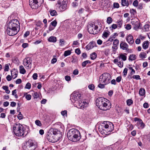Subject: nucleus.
<instances>
[{
	"label": "nucleus",
	"mask_w": 150,
	"mask_h": 150,
	"mask_svg": "<svg viewBox=\"0 0 150 150\" xmlns=\"http://www.w3.org/2000/svg\"><path fill=\"white\" fill-rule=\"evenodd\" d=\"M97 106L103 110H109L111 107V104L109 100L103 97L98 98L96 100Z\"/></svg>",
	"instance_id": "2"
},
{
	"label": "nucleus",
	"mask_w": 150,
	"mask_h": 150,
	"mask_svg": "<svg viewBox=\"0 0 150 150\" xmlns=\"http://www.w3.org/2000/svg\"><path fill=\"white\" fill-rule=\"evenodd\" d=\"M120 60L116 58L113 60L114 63L117 64L120 67L122 68L123 66V62L122 61H119Z\"/></svg>",
	"instance_id": "18"
},
{
	"label": "nucleus",
	"mask_w": 150,
	"mask_h": 150,
	"mask_svg": "<svg viewBox=\"0 0 150 150\" xmlns=\"http://www.w3.org/2000/svg\"><path fill=\"white\" fill-rule=\"evenodd\" d=\"M55 27H52L51 25H50L49 28L48 30H47V33H50V32L53 30L54 28Z\"/></svg>",
	"instance_id": "45"
},
{
	"label": "nucleus",
	"mask_w": 150,
	"mask_h": 150,
	"mask_svg": "<svg viewBox=\"0 0 150 150\" xmlns=\"http://www.w3.org/2000/svg\"><path fill=\"white\" fill-rule=\"evenodd\" d=\"M21 113V112H20L19 114L17 116L19 120L22 119L23 118V115Z\"/></svg>",
	"instance_id": "58"
},
{
	"label": "nucleus",
	"mask_w": 150,
	"mask_h": 150,
	"mask_svg": "<svg viewBox=\"0 0 150 150\" xmlns=\"http://www.w3.org/2000/svg\"><path fill=\"white\" fill-rule=\"evenodd\" d=\"M126 40L127 42L130 45L132 44L134 42L133 36L130 34L127 36Z\"/></svg>",
	"instance_id": "16"
},
{
	"label": "nucleus",
	"mask_w": 150,
	"mask_h": 150,
	"mask_svg": "<svg viewBox=\"0 0 150 150\" xmlns=\"http://www.w3.org/2000/svg\"><path fill=\"white\" fill-rule=\"evenodd\" d=\"M136 59V56L134 54H131L129 56V60L131 61H133Z\"/></svg>",
	"instance_id": "33"
},
{
	"label": "nucleus",
	"mask_w": 150,
	"mask_h": 150,
	"mask_svg": "<svg viewBox=\"0 0 150 150\" xmlns=\"http://www.w3.org/2000/svg\"><path fill=\"white\" fill-rule=\"evenodd\" d=\"M46 138L49 142L52 143H55L59 140L58 137H56L55 136H54L52 132H48L47 134Z\"/></svg>",
	"instance_id": "10"
},
{
	"label": "nucleus",
	"mask_w": 150,
	"mask_h": 150,
	"mask_svg": "<svg viewBox=\"0 0 150 150\" xmlns=\"http://www.w3.org/2000/svg\"><path fill=\"white\" fill-rule=\"evenodd\" d=\"M50 132L52 133V134L53 135L55 136L56 137H57V130L56 129H51L50 131Z\"/></svg>",
	"instance_id": "28"
},
{
	"label": "nucleus",
	"mask_w": 150,
	"mask_h": 150,
	"mask_svg": "<svg viewBox=\"0 0 150 150\" xmlns=\"http://www.w3.org/2000/svg\"><path fill=\"white\" fill-rule=\"evenodd\" d=\"M139 93L140 95L143 96L145 93V90L144 88H141L140 89Z\"/></svg>",
	"instance_id": "31"
},
{
	"label": "nucleus",
	"mask_w": 150,
	"mask_h": 150,
	"mask_svg": "<svg viewBox=\"0 0 150 150\" xmlns=\"http://www.w3.org/2000/svg\"><path fill=\"white\" fill-rule=\"evenodd\" d=\"M120 46V48L123 50H128V45L125 42H121Z\"/></svg>",
	"instance_id": "19"
},
{
	"label": "nucleus",
	"mask_w": 150,
	"mask_h": 150,
	"mask_svg": "<svg viewBox=\"0 0 150 150\" xmlns=\"http://www.w3.org/2000/svg\"><path fill=\"white\" fill-rule=\"evenodd\" d=\"M129 69L131 70V72H130V74L131 75H133V74H135V71L134 70V69H133L132 68V67H129Z\"/></svg>",
	"instance_id": "61"
},
{
	"label": "nucleus",
	"mask_w": 150,
	"mask_h": 150,
	"mask_svg": "<svg viewBox=\"0 0 150 150\" xmlns=\"http://www.w3.org/2000/svg\"><path fill=\"white\" fill-rule=\"evenodd\" d=\"M24 96H25V98L28 100H29L31 99V96L30 94H27V93H25Z\"/></svg>",
	"instance_id": "37"
},
{
	"label": "nucleus",
	"mask_w": 150,
	"mask_h": 150,
	"mask_svg": "<svg viewBox=\"0 0 150 150\" xmlns=\"http://www.w3.org/2000/svg\"><path fill=\"white\" fill-rule=\"evenodd\" d=\"M90 98H88L86 100V101H85V107H88L89 105V103L90 102Z\"/></svg>",
	"instance_id": "46"
},
{
	"label": "nucleus",
	"mask_w": 150,
	"mask_h": 150,
	"mask_svg": "<svg viewBox=\"0 0 150 150\" xmlns=\"http://www.w3.org/2000/svg\"><path fill=\"white\" fill-rule=\"evenodd\" d=\"M36 148L35 145L31 140H28L23 147L24 150H34Z\"/></svg>",
	"instance_id": "7"
},
{
	"label": "nucleus",
	"mask_w": 150,
	"mask_h": 150,
	"mask_svg": "<svg viewBox=\"0 0 150 150\" xmlns=\"http://www.w3.org/2000/svg\"><path fill=\"white\" fill-rule=\"evenodd\" d=\"M127 105H128L129 106L130 105H131L132 104L133 101L131 99H128L127 101Z\"/></svg>",
	"instance_id": "47"
},
{
	"label": "nucleus",
	"mask_w": 150,
	"mask_h": 150,
	"mask_svg": "<svg viewBox=\"0 0 150 150\" xmlns=\"http://www.w3.org/2000/svg\"><path fill=\"white\" fill-rule=\"evenodd\" d=\"M131 23L134 30H137L139 28L140 24L139 21L134 19H132Z\"/></svg>",
	"instance_id": "13"
},
{
	"label": "nucleus",
	"mask_w": 150,
	"mask_h": 150,
	"mask_svg": "<svg viewBox=\"0 0 150 150\" xmlns=\"http://www.w3.org/2000/svg\"><path fill=\"white\" fill-rule=\"evenodd\" d=\"M35 124L39 126H42V124L40 121L39 120H36L35 122Z\"/></svg>",
	"instance_id": "44"
},
{
	"label": "nucleus",
	"mask_w": 150,
	"mask_h": 150,
	"mask_svg": "<svg viewBox=\"0 0 150 150\" xmlns=\"http://www.w3.org/2000/svg\"><path fill=\"white\" fill-rule=\"evenodd\" d=\"M111 79L110 74L108 73H105L100 76L99 81L101 83L107 85L110 83Z\"/></svg>",
	"instance_id": "5"
},
{
	"label": "nucleus",
	"mask_w": 150,
	"mask_h": 150,
	"mask_svg": "<svg viewBox=\"0 0 150 150\" xmlns=\"http://www.w3.org/2000/svg\"><path fill=\"white\" fill-rule=\"evenodd\" d=\"M112 18L110 17H108L107 20V23L108 24H110L112 23Z\"/></svg>",
	"instance_id": "38"
},
{
	"label": "nucleus",
	"mask_w": 150,
	"mask_h": 150,
	"mask_svg": "<svg viewBox=\"0 0 150 150\" xmlns=\"http://www.w3.org/2000/svg\"><path fill=\"white\" fill-rule=\"evenodd\" d=\"M132 78L134 79H135L137 80L141 79V78H140V76L139 75H133L132 76Z\"/></svg>",
	"instance_id": "50"
},
{
	"label": "nucleus",
	"mask_w": 150,
	"mask_h": 150,
	"mask_svg": "<svg viewBox=\"0 0 150 150\" xmlns=\"http://www.w3.org/2000/svg\"><path fill=\"white\" fill-rule=\"evenodd\" d=\"M146 53L144 52H142L140 53L139 55V57L142 59H144L146 57Z\"/></svg>",
	"instance_id": "34"
},
{
	"label": "nucleus",
	"mask_w": 150,
	"mask_h": 150,
	"mask_svg": "<svg viewBox=\"0 0 150 150\" xmlns=\"http://www.w3.org/2000/svg\"><path fill=\"white\" fill-rule=\"evenodd\" d=\"M94 47H97V45L94 41H92L90 42L86 46L87 50H89L93 49Z\"/></svg>",
	"instance_id": "15"
},
{
	"label": "nucleus",
	"mask_w": 150,
	"mask_h": 150,
	"mask_svg": "<svg viewBox=\"0 0 150 150\" xmlns=\"http://www.w3.org/2000/svg\"><path fill=\"white\" fill-rule=\"evenodd\" d=\"M48 41L50 42H55L57 41L56 38L54 36L50 37L48 39Z\"/></svg>",
	"instance_id": "27"
},
{
	"label": "nucleus",
	"mask_w": 150,
	"mask_h": 150,
	"mask_svg": "<svg viewBox=\"0 0 150 150\" xmlns=\"http://www.w3.org/2000/svg\"><path fill=\"white\" fill-rule=\"evenodd\" d=\"M9 64H6L5 65L4 71H8L9 69Z\"/></svg>",
	"instance_id": "43"
},
{
	"label": "nucleus",
	"mask_w": 150,
	"mask_h": 150,
	"mask_svg": "<svg viewBox=\"0 0 150 150\" xmlns=\"http://www.w3.org/2000/svg\"><path fill=\"white\" fill-rule=\"evenodd\" d=\"M88 32L89 33L95 35L98 33L99 30L97 25L92 23H89L87 26Z\"/></svg>",
	"instance_id": "6"
},
{
	"label": "nucleus",
	"mask_w": 150,
	"mask_h": 150,
	"mask_svg": "<svg viewBox=\"0 0 150 150\" xmlns=\"http://www.w3.org/2000/svg\"><path fill=\"white\" fill-rule=\"evenodd\" d=\"M22 46L23 48H25L28 46V44L27 43H23L22 44Z\"/></svg>",
	"instance_id": "64"
},
{
	"label": "nucleus",
	"mask_w": 150,
	"mask_h": 150,
	"mask_svg": "<svg viewBox=\"0 0 150 150\" xmlns=\"http://www.w3.org/2000/svg\"><path fill=\"white\" fill-rule=\"evenodd\" d=\"M32 62V61L30 58L28 57L24 59L23 64L26 69H29L31 68Z\"/></svg>",
	"instance_id": "12"
},
{
	"label": "nucleus",
	"mask_w": 150,
	"mask_h": 150,
	"mask_svg": "<svg viewBox=\"0 0 150 150\" xmlns=\"http://www.w3.org/2000/svg\"><path fill=\"white\" fill-rule=\"evenodd\" d=\"M136 125L138 128L139 129H143L145 126L143 122L141 120H140L137 122Z\"/></svg>",
	"instance_id": "17"
},
{
	"label": "nucleus",
	"mask_w": 150,
	"mask_h": 150,
	"mask_svg": "<svg viewBox=\"0 0 150 150\" xmlns=\"http://www.w3.org/2000/svg\"><path fill=\"white\" fill-rule=\"evenodd\" d=\"M127 70L128 69L127 68H125L124 69L123 72V74L124 76L125 77L126 76L127 74Z\"/></svg>",
	"instance_id": "54"
},
{
	"label": "nucleus",
	"mask_w": 150,
	"mask_h": 150,
	"mask_svg": "<svg viewBox=\"0 0 150 150\" xmlns=\"http://www.w3.org/2000/svg\"><path fill=\"white\" fill-rule=\"evenodd\" d=\"M11 73L12 77L14 79L17 76L18 72L15 69H12L11 71Z\"/></svg>",
	"instance_id": "21"
},
{
	"label": "nucleus",
	"mask_w": 150,
	"mask_h": 150,
	"mask_svg": "<svg viewBox=\"0 0 150 150\" xmlns=\"http://www.w3.org/2000/svg\"><path fill=\"white\" fill-rule=\"evenodd\" d=\"M37 2V3L39 4V5H40V6L41 5V4L43 3V0H34Z\"/></svg>",
	"instance_id": "57"
},
{
	"label": "nucleus",
	"mask_w": 150,
	"mask_h": 150,
	"mask_svg": "<svg viewBox=\"0 0 150 150\" xmlns=\"http://www.w3.org/2000/svg\"><path fill=\"white\" fill-rule=\"evenodd\" d=\"M2 88L5 91L6 93H10V91L8 90V87L6 86H4L2 87Z\"/></svg>",
	"instance_id": "36"
},
{
	"label": "nucleus",
	"mask_w": 150,
	"mask_h": 150,
	"mask_svg": "<svg viewBox=\"0 0 150 150\" xmlns=\"http://www.w3.org/2000/svg\"><path fill=\"white\" fill-rule=\"evenodd\" d=\"M13 128V131L16 136L24 137L28 134V132L19 123L14 124Z\"/></svg>",
	"instance_id": "3"
},
{
	"label": "nucleus",
	"mask_w": 150,
	"mask_h": 150,
	"mask_svg": "<svg viewBox=\"0 0 150 150\" xmlns=\"http://www.w3.org/2000/svg\"><path fill=\"white\" fill-rule=\"evenodd\" d=\"M31 88V84L30 83H28L26 85L25 88L30 89Z\"/></svg>",
	"instance_id": "62"
},
{
	"label": "nucleus",
	"mask_w": 150,
	"mask_h": 150,
	"mask_svg": "<svg viewBox=\"0 0 150 150\" xmlns=\"http://www.w3.org/2000/svg\"><path fill=\"white\" fill-rule=\"evenodd\" d=\"M127 54H126L125 53L124 54H120L119 55L118 57L117 58L120 60V59H122L123 61H125L127 59V56L125 55Z\"/></svg>",
	"instance_id": "22"
},
{
	"label": "nucleus",
	"mask_w": 150,
	"mask_h": 150,
	"mask_svg": "<svg viewBox=\"0 0 150 150\" xmlns=\"http://www.w3.org/2000/svg\"><path fill=\"white\" fill-rule=\"evenodd\" d=\"M125 28L127 30H129L131 28V25L129 24H127L126 25Z\"/></svg>",
	"instance_id": "59"
},
{
	"label": "nucleus",
	"mask_w": 150,
	"mask_h": 150,
	"mask_svg": "<svg viewBox=\"0 0 150 150\" xmlns=\"http://www.w3.org/2000/svg\"><path fill=\"white\" fill-rule=\"evenodd\" d=\"M113 7L114 8H118L119 7V5L118 3L117 2H115L113 4Z\"/></svg>",
	"instance_id": "48"
},
{
	"label": "nucleus",
	"mask_w": 150,
	"mask_h": 150,
	"mask_svg": "<svg viewBox=\"0 0 150 150\" xmlns=\"http://www.w3.org/2000/svg\"><path fill=\"white\" fill-rule=\"evenodd\" d=\"M50 24L51 25L54 27H55L57 25V22L56 20H54Z\"/></svg>",
	"instance_id": "41"
},
{
	"label": "nucleus",
	"mask_w": 150,
	"mask_h": 150,
	"mask_svg": "<svg viewBox=\"0 0 150 150\" xmlns=\"http://www.w3.org/2000/svg\"><path fill=\"white\" fill-rule=\"evenodd\" d=\"M116 23L117 24V26L120 28L122 25L123 21L121 19H119L117 21Z\"/></svg>",
	"instance_id": "30"
},
{
	"label": "nucleus",
	"mask_w": 150,
	"mask_h": 150,
	"mask_svg": "<svg viewBox=\"0 0 150 150\" xmlns=\"http://www.w3.org/2000/svg\"><path fill=\"white\" fill-rule=\"evenodd\" d=\"M84 100H81V99L78 101L79 104L78 107L81 109L83 110L84 107Z\"/></svg>",
	"instance_id": "20"
},
{
	"label": "nucleus",
	"mask_w": 150,
	"mask_h": 150,
	"mask_svg": "<svg viewBox=\"0 0 150 150\" xmlns=\"http://www.w3.org/2000/svg\"><path fill=\"white\" fill-rule=\"evenodd\" d=\"M79 43L77 41H75L73 42L72 45V47H74V46H77L79 45Z\"/></svg>",
	"instance_id": "60"
},
{
	"label": "nucleus",
	"mask_w": 150,
	"mask_h": 150,
	"mask_svg": "<svg viewBox=\"0 0 150 150\" xmlns=\"http://www.w3.org/2000/svg\"><path fill=\"white\" fill-rule=\"evenodd\" d=\"M138 4V2L137 0H135L133 3V5L135 7L137 6Z\"/></svg>",
	"instance_id": "56"
},
{
	"label": "nucleus",
	"mask_w": 150,
	"mask_h": 150,
	"mask_svg": "<svg viewBox=\"0 0 150 150\" xmlns=\"http://www.w3.org/2000/svg\"><path fill=\"white\" fill-rule=\"evenodd\" d=\"M121 3L122 5L123 6H128L129 5L128 1L127 0H122Z\"/></svg>",
	"instance_id": "26"
},
{
	"label": "nucleus",
	"mask_w": 150,
	"mask_h": 150,
	"mask_svg": "<svg viewBox=\"0 0 150 150\" xmlns=\"http://www.w3.org/2000/svg\"><path fill=\"white\" fill-rule=\"evenodd\" d=\"M144 27L145 31H147L149 30V25L148 24L145 25Z\"/></svg>",
	"instance_id": "53"
},
{
	"label": "nucleus",
	"mask_w": 150,
	"mask_h": 150,
	"mask_svg": "<svg viewBox=\"0 0 150 150\" xmlns=\"http://www.w3.org/2000/svg\"><path fill=\"white\" fill-rule=\"evenodd\" d=\"M117 26L116 24H112L111 27L110 28H111V30H113L114 29H115L117 28Z\"/></svg>",
	"instance_id": "42"
},
{
	"label": "nucleus",
	"mask_w": 150,
	"mask_h": 150,
	"mask_svg": "<svg viewBox=\"0 0 150 150\" xmlns=\"http://www.w3.org/2000/svg\"><path fill=\"white\" fill-rule=\"evenodd\" d=\"M34 0H30L29 5L31 7V8L33 9H36L38 8L39 6H40V5H39L38 3Z\"/></svg>",
	"instance_id": "14"
},
{
	"label": "nucleus",
	"mask_w": 150,
	"mask_h": 150,
	"mask_svg": "<svg viewBox=\"0 0 150 150\" xmlns=\"http://www.w3.org/2000/svg\"><path fill=\"white\" fill-rule=\"evenodd\" d=\"M71 54V52L70 50H68L64 52V55L65 57H66L68 55H70Z\"/></svg>",
	"instance_id": "39"
},
{
	"label": "nucleus",
	"mask_w": 150,
	"mask_h": 150,
	"mask_svg": "<svg viewBox=\"0 0 150 150\" xmlns=\"http://www.w3.org/2000/svg\"><path fill=\"white\" fill-rule=\"evenodd\" d=\"M119 43V40L116 39L114 40L113 42V44L115 47H117Z\"/></svg>",
	"instance_id": "40"
},
{
	"label": "nucleus",
	"mask_w": 150,
	"mask_h": 150,
	"mask_svg": "<svg viewBox=\"0 0 150 150\" xmlns=\"http://www.w3.org/2000/svg\"><path fill=\"white\" fill-rule=\"evenodd\" d=\"M19 29L7 27L6 33L10 36H13L16 34L19 31Z\"/></svg>",
	"instance_id": "11"
},
{
	"label": "nucleus",
	"mask_w": 150,
	"mask_h": 150,
	"mask_svg": "<svg viewBox=\"0 0 150 150\" xmlns=\"http://www.w3.org/2000/svg\"><path fill=\"white\" fill-rule=\"evenodd\" d=\"M19 69L21 74H24L26 72V71L23 66L21 65L19 67Z\"/></svg>",
	"instance_id": "29"
},
{
	"label": "nucleus",
	"mask_w": 150,
	"mask_h": 150,
	"mask_svg": "<svg viewBox=\"0 0 150 150\" xmlns=\"http://www.w3.org/2000/svg\"><path fill=\"white\" fill-rule=\"evenodd\" d=\"M19 22L16 19H13L10 21L8 24L7 27L10 28L19 29Z\"/></svg>",
	"instance_id": "8"
},
{
	"label": "nucleus",
	"mask_w": 150,
	"mask_h": 150,
	"mask_svg": "<svg viewBox=\"0 0 150 150\" xmlns=\"http://www.w3.org/2000/svg\"><path fill=\"white\" fill-rule=\"evenodd\" d=\"M97 56V54L95 52H93L90 55V57L91 59L94 60L95 59Z\"/></svg>",
	"instance_id": "35"
},
{
	"label": "nucleus",
	"mask_w": 150,
	"mask_h": 150,
	"mask_svg": "<svg viewBox=\"0 0 150 150\" xmlns=\"http://www.w3.org/2000/svg\"><path fill=\"white\" fill-rule=\"evenodd\" d=\"M81 99V95L79 92H74L71 95L70 100L73 103H75Z\"/></svg>",
	"instance_id": "9"
},
{
	"label": "nucleus",
	"mask_w": 150,
	"mask_h": 150,
	"mask_svg": "<svg viewBox=\"0 0 150 150\" xmlns=\"http://www.w3.org/2000/svg\"><path fill=\"white\" fill-rule=\"evenodd\" d=\"M88 87L89 89L91 90H93L94 88V86L93 84L89 85L88 86Z\"/></svg>",
	"instance_id": "63"
},
{
	"label": "nucleus",
	"mask_w": 150,
	"mask_h": 150,
	"mask_svg": "<svg viewBox=\"0 0 150 150\" xmlns=\"http://www.w3.org/2000/svg\"><path fill=\"white\" fill-rule=\"evenodd\" d=\"M58 6L60 10L62 11H63L65 10L66 9V7L67 6V5L66 3L63 4H62L61 5H58Z\"/></svg>",
	"instance_id": "23"
},
{
	"label": "nucleus",
	"mask_w": 150,
	"mask_h": 150,
	"mask_svg": "<svg viewBox=\"0 0 150 150\" xmlns=\"http://www.w3.org/2000/svg\"><path fill=\"white\" fill-rule=\"evenodd\" d=\"M50 12L51 15L52 16H56L57 14V12L55 10H50Z\"/></svg>",
	"instance_id": "32"
},
{
	"label": "nucleus",
	"mask_w": 150,
	"mask_h": 150,
	"mask_svg": "<svg viewBox=\"0 0 150 150\" xmlns=\"http://www.w3.org/2000/svg\"><path fill=\"white\" fill-rule=\"evenodd\" d=\"M33 96L35 99L39 97V95L37 92H35L33 94Z\"/></svg>",
	"instance_id": "52"
},
{
	"label": "nucleus",
	"mask_w": 150,
	"mask_h": 150,
	"mask_svg": "<svg viewBox=\"0 0 150 150\" xmlns=\"http://www.w3.org/2000/svg\"><path fill=\"white\" fill-rule=\"evenodd\" d=\"M149 45V42L148 41H144L142 45V47L143 49L145 50L148 47Z\"/></svg>",
	"instance_id": "25"
},
{
	"label": "nucleus",
	"mask_w": 150,
	"mask_h": 150,
	"mask_svg": "<svg viewBox=\"0 0 150 150\" xmlns=\"http://www.w3.org/2000/svg\"><path fill=\"white\" fill-rule=\"evenodd\" d=\"M110 34V32L109 31H105L103 34L102 37L104 39L107 38L109 36Z\"/></svg>",
	"instance_id": "24"
},
{
	"label": "nucleus",
	"mask_w": 150,
	"mask_h": 150,
	"mask_svg": "<svg viewBox=\"0 0 150 150\" xmlns=\"http://www.w3.org/2000/svg\"><path fill=\"white\" fill-rule=\"evenodd\" d=\"M67 111L66 110H64L61 112L62 115L64 117H67Z\"/></svg>",
	"instance_id": "49"
},
{
	"label": "nucleus",
	"mask_w": 150,
	"mask_h": 150,
	"mask_svg": "<svg viewBox=\"0 0 150 150\" xmlns=\"http://www.w3.org/2000/svg\"><path fill=\"white\" fill-rule=\"evenodd\" d=\"M112 123L109 121H104L98 127L99 131L104 136L108 135L111 134L114 129Z\"/></svg>",
	"instance_id": "1"
},
{
	"label": "nucleus",
	"mask_w": 150,
	"mask_h": 150,
	"mask_svg": "<svg viewBox=\"0 0 150 150\" xmlns=\"http://www.w3.org/2000/svg\"><path fill=\"white\" fill-rule=\"evenodd\" d=\"M66 2L65 0H58V4H61L64 3H66Z\"/></svg>",
	"instance_id": "55"
},
{
	"label": "nucleus",
	"mask_w": 150,
	"mask_h": 150,
	"mask_svg": "<svg viewBox=\"0 0 150 150\" xmlns=\"http://www.w3.org/2000/svg\"><path fill=\"white\" fill-rule=\"evenodd\" d=\"M80 134L79 130L73 128L70 129L67 132V137L69 140L74 142H76L80 139Z\"/></svg>",
	"instance_id": "4"
},
{
	"label": "nucleus",
	"mask_w": 150,
	"mask_h": 150,
	"mask_svg": "<svg viewBox=\"0 0 150 150\" xmlns=\"http://www.w3.org/2000/svg\"><path fill=\"white\" fill-rule=\"evenodd\" d=\"M100 83L98 85V87L101 88H104L105 87V85H106V84H105L104 83H101L100 82Z\"/></svg>",
	"instance_id": "51"
}]
</instances>
